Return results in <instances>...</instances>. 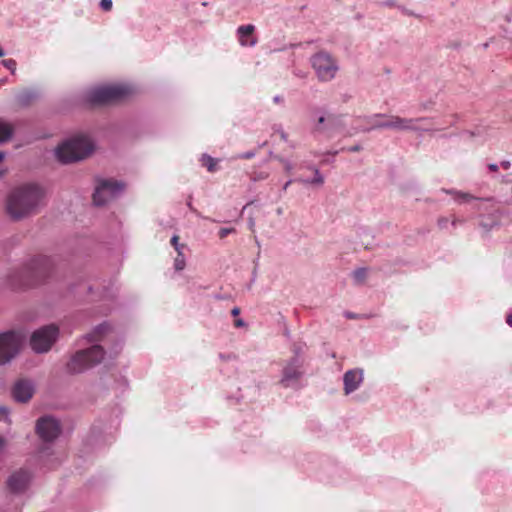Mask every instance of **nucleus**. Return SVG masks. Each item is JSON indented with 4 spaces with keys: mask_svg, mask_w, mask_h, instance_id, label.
<instances>
[{
    "mask_svg": "<svg viewBox=\"0 0 512 512\" xmlns=\"http://www.w3.org/2000/svg\"><path fill=\"white\" fill-rule=\"evenodd\" d=\"M83 338L91 343L90 347L75 352L66 365L67 372L70 374L82 373L85 370L100 364L107 351L102 345L97 342H112L108 348V353L111 358H116L124 346V338L117 336L114 333L113 327L108 321L93 327V329L86 333Z\"/></svg>",
    "mask_w": 512,
    "mask_h": 512,
    "instance_id": "f257e3e1",
    "label": "nucleus"
},
{
    "mask_svg": "<svg viewBox=\"0 0 512 512\" xmlns=\"http://www.w3.org/2000/svg\"><path fill=\"white\" fill-rule=\"evenodd\" d=\"M45 196L46 191L40 184L24 183L8 194L5 211L12 220H22L38 209Z\"/></svg>",
    "mask_w": 512,
    "mask_h": 512,
    "instance_id": "f03ea898",
    "label": "nucleus"
},
{
    "mask_svg": "<svg viewBox=\"0 0 512 512\" xmlns=\"http://www.w3.org/2000/svg\"><path fill=\"white\" fill-rule=\"evenodd\" d=\"M62 432L60 420L53 415L46 414L36 420L35 433L42 442L37 449V459L42 467L52 470L60 465L52 445Z\"/></svg>",
    "mask_w": 512,
    "mask_h": 512,
    "instance_id": "7ed1b4c3",
    "label": "nucleus"
},
{
    "mask_svg": "<svg viewBox=\"0 0 512 512\" xmlns=\"http://www.w3.org/2000/svg\"><path fill=\"white\" fill-rule=\"evenodd\" d=\"M55 268L52 257L37 255L28 260L22 267L12 270L8 279L18 289L35 287L47 281Z\"/></svg>",
    "mask_w": 512,
    "mask_h": 512,
    "instance_id": "20e7f679",
    "label": "nucleus"
},
{
    "mask_svg": "<svg viewBox=\"0 0 512 512\" xmlns=\"http://www.w3.org/2000/svg\"><path fill=\"white\" fill-rule=\"evenodd\" d=\"M121 408L118 405L105 411L91 426L84 439V446L91 451H99L115 441L121 422Z\"/></svg>",
    "mask_w": 512,
    "mask_h": 512,
    "instance_id": "39448f33",
    "label": "nucleus"
},
{
    "mask_svg": "<svg viewBox=\"0 0 512 512\" xmlns=\"http://www.w3.org/2000/svg\"><path fill=\"white\" fill-rule=\"evenodd\" d=\"M96 148V142L89 135L77 133L59 143L54 153L60 164L68 165L89 158Z\"/></svg>",
    "mask_w": 512,
    "mask_h": 512,
    "instance_id": "423d86ee",
    "label": "nucleus"
},
{
    "mask_svg": "<svg viewBox=\"0 0 512 512\" xmlns=\"http://www.w3.org/2000/svg\"><path fill=\"white\" fill-rule=\"evenodd\" d=\"M132 94V89L124 84L100 85L87 89L83 101L91 106H102L126 99Z\"/></svg>",
    "mask_w": 512,
    "mask_h": 512,
    "instance_id": "0eeeda50",
    "label": "nucleus"
},
{
    "mask_svg": "<svg viewBox=\"0 0 512 512\" xmlns=\"http://www.w3.org/2000/svg\"><path fill=\"white\" fill-rule=\"evenodd\" d=\"M125 183L112 178H96V185L92 193V203L95 207H103L109 200L119 197L124 189Z\"/></svg>",
    "mask_w": 512,
    "mask_h": 512,
    "instance_id": "6e6552de",
    "label": "nucleus"
},
{
    "mask_svg": "<svg viewBox=\"0 0 512 512\" xmlns=\"http://www.w3.org/2000/svg\"><path fill=\"white\" fill-rule=\"evenodd\" d=\"M60 336L59 327L54 324H46L35 329L29 338L31 349L37 354H44L51 350Z\"/></svg>",
    "mask_w": 512,
    "mask_h": 512,
    "instance_id": "1a4fd4ad",
    "label": "nucleus"
},
{
    "mask_svg": "<svg viewBox=\"0 0 512 512\" xmlns=\"http://www.w3.org/2000/svg\"><path fill=\"white\" fill-rule=\"evenodd\" d=\"M24 336L16 330L0 332V366L15 358L23 345Z\"/></svg>",
    "mask_w": 512,
    "mask_h": 512,
    "instance_id": "9d476101",
    "label": "nucleus"
},
{
    "mask_svg": "<svg viewBox=\"0 0 512 512\" xmlns=\"http://www.w3.org/2000/svg\"><path fill=\"white\" fill-rule=\"evenodd\" d=\"M386 129L423 132L435 130L430 118H402L397 115L386 116Z\"/></svg>",
    "mask_w": 512,
    "mask_h": 512,
    "instance_id": "9b49d317",
    "label": "nucleus"
},
{
    "mask_svg": "<svg viewBox=\"0 0 512 512\" xmlns=\"http://www.w3.org/2000/svg\"><path fill=\"white\" fill-rule=\"evenodd\" d=\"M310 63L316 76L322 82H328L335 78L339 66L337 61L326 51H319L310 58Z\"/></svg>",
    "mask_w": 512,
    "mask_h": 512,
    "instance_id": "f8f14e48",
    "label": "nucleus"
},
{
    "mask_svg": "<svg viewBox=\"0 0 512 512\" xmlns=\"http://www.w3.org/2000/svg\"><path fill=\"white\" fill-rule=\"evenodd\" d=\"M304 374V361L297 360V358H289L282 367L279 385L286 389L298 390L300 388L299 382Z\"/></svg>",
    "mask_w": 512,
    "mask_h": 512,
    "instance_id": "ddd939ff",
    "label": "nucleus"
},
{
    "mask_svg": "<svg viewBox=\"0 0 512 512\" xmlns=\"http://www.w3.org/2000/svg\"><path fill=\"white\" fill-rule=\"evenodd\" d=\"M33 479V472L29 468L21 467L7 477L6 490L13 495L23 494L30 488Z\"/></svg>",
    "mask_w": 512,
    "mask_h": 512,
    "instance_id": "4468645a",
    "label": "nucleus"
},
{
    "mask_svg": "<svg viewBox=\"0 0 512 512\" xmlns=\"http://www.w3.org/2000/svg\"><path fill=\"white\" fill-rule=\"evenodd\" d=\"M346 471L343 467L330 460H326L321 464L320 470L316 473L315 477L318 481L338 485L346 478Z\"/></svg>",
    "mask_w": 512,
    "mask_h": 512,
    "instance_id": "2eb2a0df",
    "label": "nucleus"
},
{
    "mask_svg": "<svg viewBox=\"0 0 512 512\" xmlns=\"http://www.w3.org/2000/svg\"><path fill=\"white\" fill-rule=\"evenodd\" d=\"M85 290L92 301L104 302L103 306L101 307L102 313L108 314L113 310V303L118 292V289L115 287L114 283L109 282L108 285L103 286L102 291L99 293L94 292L92 285H87Z\"/></svg>",
    "mask_w": 512,
    "mask_h": 512,
    "instance_id": "dca6fc26",
    "label": "nucleus"
},
{
    "mask_svg": "<svg viewBox=\"0 0 512 512\" xmlns=\"http://www.w3.org/2000/svg\"><path fill=\"white\" fill-rule=\"evenodd\" d=\"M35 383L31 379L20 378L11 388V396L17 403L29 402L35 394Z\"/></svg>",
    "mask_w": 512,
    "mask_h": 512,
    "instance_id": "f3484780",
    "label": "nucleus"
},
{
    "mask_svg": "<svg viewBox=\"0 0 512 512\" xmlns=\"http://www.w3.org/2000/svg\"><path fill=\"white\" fill-rule=\"evenodd\" d=\"M384 127V114L378 113L371 116L359 117L353 121L351 129L354 133L369 132L376 128Z\"/></svg>",
    "mask_w": 512,
    "mask_h": 512,
    "instance_id": "a211bd4d",
    "label": "nucleus"
},
{
    "mask_svg": "<svg viewBox=\"0 0 512 512\" xmlns=\"http://www.w3.org/2000/svg\"><path fill=\"white\" fill-rule=\"evenodd\" d=\"M363 382V370L354 368L347 370L343 375L344 393L349 395L356 391Z\"/></svg>",
    "mask_w": 512,
    "mask_h": 512,
    "instance_id": "6ab92c4d",
    "label": "nucleus"
},
{
    "mask_svg": "<svg viewBox=\"0 0 512 512\" xmlns=\"http://www.w3.org/2000/svg\"><path fill=\"white\" fill-rule=\"evenodd\" d=\"M255 26L253 24L241 25L236 30L239 44L242 47H254L258 40L255 35Z\"/></svg>",
    "mask_w": 512,
    "mask_h": 512,
    "instance_id": "aec40b11",
    "label": "nucleus"
},
{
    "mask_svg": "<svg viewBox=\"0 0 512 512\" xmlns=\"http://www.w3.org/2000/svg\"><path fill=\"white\" fill-rule=\"evenodd\" d=\"M40 96L36 89H24L16 94L15 100L20 107H28L34 100Z\"/></svg>",
    "mask_w": 512,
    "mask_h": 512,
    "instance_id": "412c9836",
    "label": "nucleus"
},
{
    "mask_svg": "<svg viewBox=\"0 0 512 512\" xmlns=\"http://www.w3.org/2000/svg\"><path fill=\"white\" fill-rule=\"evenodd\" d=\"M14 127L4 119L0 118V144H4L12 139Z\"/></svg>",
    "mask_w": 512,
    "mask_h": 512,
    "instance_id": "4be33fe9",
    "label": "nucleus"
},
{
    "mask_svg": "<svg viewBox=\"0 0 512 512\" xmlns=\"http://www.w3.org/2000/svg\"><path fill=\"white\" fill-rule=\"evenodd\" d=\"M199 161L201 162L202 166L206 167V169L211 173L216 172L218 170L217 164L219 162V159H216L207 153H203Z\"/></svg>",
    "mask_w": 512,
    "mask_h": 512,
    "instance_id": "5701e85b",
    "label": "nucleus"
},
{
    "mask_svg": "<svg viewBox=\"0 0 512 512\" xmlns=\"http://www.w3.org/2000/svg\"><path fill=\"white\" fill-rule=\"evenodd\" d=\"M309 169L313 171V177L309 179H301L300 181L305 184L322 185L324 183V177L320 170L315 166H310Z\"/></svg>",
    "mask_w": 512,
    "mask_h": 512,
    "instance_id": "b1692460",
    "label": "nucleus"
},
{
    "mask_svg": "<svg viewBox=\"0 0 512 512\" xmlns=\"http://www.w3.org/2000/svg\"><path fill=\"white\" fill-rule=\"evenodd\" d=\"M367 274H368V268H366V267H359V268L355 269L351 273V276H352V279H353V283L355 285L363 284L365 279H366V277H367Z\"/></svg>",
    "mask_w": 512,
    "mask_h": 512,
    "instance_id": "393cba45",
    "label": "nucleus"
},
{
    "mask_svg": "<svg viewBox=\"0 0 512 512\" xmlns=\"http://www.w3.org/2000/svg\"><path fill=\"white\" fill-rule=\"evenodd\" d=\"M446 192L451 194L453 199L460 204L468 203L471 200L475 199L471 194L461 192V191L451 190V191H446Z\"/></svg>",
    "mask_w": 512,
    "mask_h": 512,
    "instance_id": "a878e982",
    "label": "nucleus"
},
{
    "mask_svg": "<svg viewBox=\"0 0 512 512\" xmlns=\"http://www.w3.org/2000/svg\"><path fill=\"white\" fill-rule=\"evenodd\" d=\"M177 256L174 259V269L176 272L182 271L186 266L185 256L183 250L176 251Z\"/></svg>",
    "mask_w": 512,
    "mask_h": 512,
    "instance_id": "bb28decb",
    "label": "nucleus"
},
{
    "mask_svg": "<svg viewBox=\"0 0 512 512\" xmlns=\"http://www.w3.org/2000/svg\"><path fill=\"white\" fill-rule=\"evenodd\" d=\"M271 157H273V159L279 161L280 163L283 164L284 166V170L286 173H291L292 170H293V164L291 163L290 160L280 156V155H274L273 152H270L269 153Z\"/></svg>",
    "mask_w": 512,
    "mask_h": 512,
    "instance_id": "cd10ccee",
    "label": "nucleus"
},
{
    "mask_svg": "<svg viewBox=\"0 0 512 512\" xmlns=\"http://www.w3.org/2000/svg\"><path fill=\"white\" fill-rule=\"evenodd\" d=\"M1 64L6 68L8 69L11 74H15L16 72V67H17V62L12 59V58H8V59H3L1 61Z\"/></svg>",
    "mask_w": 512,
    "mask_h": 512,
    "instance_id": "c85d7f7f",
    "label": "nucleus"
},
{
    "mask_svg": "<svg viewBox=\"0 0 512 512\" xmlns=\"http://www.w3.org/2000/svg\"><path fill=\"white\" fill-rule=\"evenodd\" d=\"M268 176H269L268 172L256 171L251 174L250 179L252 182H259V181L266 180L268 178Z\"/></svg>",
    "mask_w": 512,
    "mask_h": 512,
    "instance_id": "c756f323",
    "label": "nucleus"
},
{
    "mask_svg": "<svg viewBox=\"0 0 512 512\" xmlns=\"http://www.w3.org/2000/svg\"><path fill=\"white\" fill-rule=\"evenodd\" d=\"M317 113H320L318 119H317V124H316V131H322V128H321V125L324 124L325 120H326V111L325 109L323 108H317L315 110Z\"/></svg>",
    "mask_w": 512,
    "mask_h": 512,
    "instance_id": "7c9ffc66",
    "label": "nucleus"
},
{
    "mask_svg": "<svg viewBox=\"0 0 512 512\" xmlns=\"http://www.w3.org/2000/svg\"><path fill=\"white\" fill-rule=\"evenodd\" d=\"M272 130L275 132V133H278L280 135V138L284 141V142H288V134L283 130V127L281 124H274L272 126Z\"/></svg>",
    "mask_w": 512,
    "mask_h": 512,
    "instance_id": "2f4dec72",
    "label": "nucleus"
},
{
    "mask_svg": "<svg viewBox=\"0 0 512 512\" xmlns=\"http://www.w3.org/2000/svg\"><path fill=\"white\" fill-rule=\"evenodd\" d=\"M339 153V150H334V151H327L325 154H324V158L322 160V163L324 164H329V163H333L334 162V158L335 156Z\"/></svg>",
    "mask_w": 512,
    "mask_h": 512,
    "instance_id": "473e14b6",
    "label": "nucleus"
},
{
    "mask_svg": "<svg viewBox=\"0 0 512 512\" xmlns=\"http://www.w3.org/2000/svg\"><path fill=\"white\" fill-rule=\"evenodd\" d=\"M257 151L256 150H249L246 152L239 153L234 156V159H252L256 156Z\"/></svg>",
    "mask_w": 512,
    "mask_h": 512,
    "instance_id": "72a5a7b5",
    "label": "nucleus"
},
{
    "mask_svg": "<svg viewBox=\"0 0 512 512\" xmlns=\"http://www.w3.org/2000/svg\"><path fill=\"white\" fill-rule=\"evenodd\" d=\"M170 243L173 246V248L175 249V251H181L186 247L184 244L179 243V236L176 234H174L171 237Z\"/></svg>",
    "mask_w": 512,
    "mask_h": 512,
    "instance_id": "f704fd0d",
    "label": "nucleus"
},
{
    "mask_svg": "<svg viewBox=\"0 0 512 512\" xmlns=\"http://www.w3.org/2000/svg\"><path fill=\"white\" fill-rule=\"evenodd\" d=\"M99 7L104 12H109L112 10L113 7V1L112 0H100Z\"/></svg>",
    "mask_w": 512,
    "mask_h": 512,
    "instance_id": "c9c22d12",
    "label": "nucleus"
},
{
    "mask_svg": "<svg viewBox=\"0 0 512 512\" xmlns=\"http://www.w3.org/2000/svg\"><path fill=\"white\" fill-rule=\"evenodd\" d=\"M235 232H236V229L233 227H223V228H220L218 235L221 239H223L226 236H228L229 234H232Z\"/></svg>",
    "mask_w": 512,
    "mask_h": 512,
    "instance_id": "e433bc0d",
    "label": "nucleus"
},
{
    "mask_svg": "<svg viewBox=\"0 0 512 512\" xmlns=\"http://www.w3.org/2000/svg\"><path fill=\"white\" fill-rule=\"evenodd\" d=\"M362 150V146L360 144H355V145H352V146H349V147H342L339 152H344V151H347V152H350V153H355V152H359Z\"/></svg>",
    "mask_w": 512,
    "mask_h": 512,
    "instance_id": "4c0bfd02",
    "label": "nucleus"
},
{
    "mask_svg": "<svg viewBox=\"0 0 512 512\" xmlns=\"http://www.w3.org/2000/svg\"><path fill=\"white\" fill-rule=\"evenodd\" d=\"M293 356L291 358H297V360H303L301 357L302 354V348L301 346H294L293 347Z\"/></svg>",
    "mask_w": 512,
    "mask_h": 512,
    "instance_id": "58836bf2",
    "label": "nucleus"
},
{
    "mask_svg": "<svg viewBox=\"0 0 512 512\" xmlns=\"http://www.w3.org/2000/svg\"><path fill=\"white\" fill-rule=\"evenodd\" d=\"M234 326L236 328H243L247 326V323L242 318H235L234 320Z\"/></svg>",
    "mask_w": 512,
    "mask_h": 512,
    "instance_id": "ea45409f",
    "label": "nucleus"
},
{
    "mask_svg": "<svg viewBox=\"0 0 512 512\" xmlns=\"http://www.w3.org/2000/svg\"><path fill=\"white\" fill-rule=\"evenodd\" d=\"M297 46H298V44L290 43L289 45H284V46L279 47V48H274V49L272 50V52L285 51V50H286V49H288V48H295V47H297Z\"/></svg>",
    "mask_w": 512,
    "mask_h": 512,
    "instance_id": "a19ab883",
    "label": "nucleus"
},
{
    "mask_svg": "<svg viewBox=\"0 0 512 512\" xmlns=\"http://www.w3.org/2000/svg\"><path fill=\"white\" fill-rule=\"evenodd\" d=\"M9 409L6 406H0V414L5 417V420H9Z\"/></svg>",
    "mask_w": 512,
    "mask_h": 512,
    "instance_id": "79ce46f5",
    "label": "nucleus"
},
{
    "mask_svg": "<svg viewBox=\"0 0 512 512\" xmlns=\"http://www.w3.org/2000/svg\"><path fill=\"white\" fill-rule=\"evenodd\" d=\"M79 287H80V285L71 284L69 286V290L72 294H74L75 296H78L79 295Z\"/></svg>",
    "mask_w": 512,
    "mask_h": 512,
    "instance_id": "37998d69",
    "label": "nucleus"
},
{
    "mask_svg": "<svg viewBox=\"0 0 512 512\" xmlns=\"http://www.w3.org/2000/svg\"><path fill=\"white\" fill-rule=\"evenodd\" d=\"M219 358L223 361H229L232 358H234L233 354H225V353H219Z\"/></svg>",
    "mask_w": 512,
    "mask_h": 512,
    "instance_id": "c03bdc74",
    "label": "nucleus"
},
{
    "mask_svg": "<svg viewBox=\"0 0 512 512\" xmlns=\"http://www.w3.org/2000/svg\"><path fill=\"white\" fill-rule=\"evenodd\" d=\"M242 398H243V396H242V394L240 393V388H238V393H237V395L227 396V399H228V400L234 399L236 402H239Z\"/></svg>",
    "mask_w": 512,
    "mask_h": 512,
    "instance_id": "a18cd8bd",
    "label": "nucleus"
},
{
    "mask_svg": "<svg viewBox=\"0 0 512 512\" xmlns=\"http://www.w3.org/2000/svg\"><path fill=\"white\" fill-rule=\"evenodd\" d=\"M241 313V309L238 306H235L231 309V316L237 318Z\"/></svg>",
    "mask_w": 512,
    "mask_h": 512,
    "instance_id": "49530a36",
    "label": "nucleus"
},
{
    "mask_svg": "<svg viewBox=\"0 0 512 512\" xmlns=\"http://www.w3.org/2000/svg\"><path fill=\"white\" fill-rule=\"evenodd\" d=\"M447 224H448V219H446V218L440 219V220L438 221V225H439V227H440V228H442V229L446 228V227H447Z\"/></svg>",
    "mask_w": 512,
    "mask_h": 512,
    "instance_id": "de8ad7c7",
    "label": "nucleus"
},
{
    "mask_svg": "<svg viewBox=\"0 0 512 512\" xmlns=\"http://www.w3.org/2000/svg\"><path fill=\"white\" fill-rule=\"evenodd\" d=\"M402 12L405 14V15H408V16H412V17H419V15H417L416 13H414L413 11L411 10H408V9H403Z\"/></svg>",
    "mask_w": 512,
    "mask_h": 512,
    "instance_id": "09e8293b",
    "label": "nucleus"
},
{
    "mask_svg": "<svg viewBox=\"0 0 512 512\" xmlns=\"http://www.w3.org/2000/svg\"><path fill=\"white\" fill-rule=\"evenodd\" d=\"M273 102L276 103V104L282 103L283 102V97L280 96V95H275L273 97Z\"/></svg>",
    "mask_w": 512,
    "mask_h": 512,
    "instance_id": "8fccbe9b",
    "label": "nucleus"
},
{
    "mask_svg": "<svg viewBox=\"0 0 512 512\" xmlns=\"http://www.w3.org/2000/svg\"><path fill=\"white\" fill-rule=\"evenodd\" d=\"M292 182H293L292 179H289L287 182H285V184L282 187L281 192H286V190L288 189V187L291 185Z\"/></svg>",
    "mask_w": 512,
    "mask_h": 512,
    "instance_id": "3c124183",
    "label": "nucleus"
},
{
    "mask_svg": "<svg viewBox=\"0 0 512 512\" xmlns=\"http://www.w3.org/2000/svg\"><path fill=\"white\" fill-rule=\"evenodd\" d=\"M257 258H259V256H258ZM254 265H255V266H254V270H253V273H252L253 280L255 279L256 274H257L258 259H256V260L254 261Z\"/></svg>",
    "mask_w": 512,
    "mask_h": 512,
    "instance_id": "603ef678",
    "label": "nucleus"
},
{
    "mask_svg": "<svg viewBox=\"0 0 512 512\" xmlns=\"http://www.w3.org/2000/svg\"><path fill=\"white\" fill-rule=\"evenodd\" d=\"M510 165H511V164H510V162H509V161H502V162L500 163V166H501L503 169H505V170L509 169V168H510Z\"/></svg>",
    "mask_w": 512,
    "mask_h": 512,
    "instance_id": "864d4df0",
    "label": "nucleus"
},
{
    "mask_svg": "<svg viewBox=\"0 0 512 512\" xmlns=\"http://www.w3.org/2000/svg\"><path fill=\"white\" fill-rule=\"evenodd\" d=\"M488 169H489L490 171H497V170H498V165H497V164H494V163L489 164V165H488Z\"/></svg>",
    "mask_w": 512,
    "mask_h": 512,
    "instance_id": "5fc2aeb1",
    "label": "nucleus"
},
{
    "mask_svg": "<svg viewBox=\"0 0 512 512\" xmlns=\"http://www.w3.org/2000/svg\"><path fill=\"white\" fill-rule=\"evenodd\" d=\"M345 317L348 318V319H355L356 318V315L352 312H346L345 313Z\"/></svg>",
    "mask_w": 512,
    "mask_h": 512,
    "instance_id": "6e6d98bb",
    "label": "nucleus"
},
{
    "mask_svg": "<svg viewBox=\"0 0 512 512\" xmlns=\"http://www.w3.org/2000/svg\"><path fill=\"white\" fill-rule=\"evenodd\" d=\"M254 225H255V221H254V219H253V218H250V219L248 220V226H249V229L253 230Z\"/></svg>",
    "mask_w": 512,
    "mask_h": 512,
    "instance_id": "4d7b16f0",
    "label": "nucleus"
},
{
    "mask_svg": "<svg viewBox=\"0 0 512 512\" xmlns=\"http://www.w3.org/2000/svg\"><path fill=\"white\" fill-rule=\"evenodd\" d=\"M506 322L510 327H512V314L507 315Z\"/></svg>",
    "mask_w": 512,
    "mask_h": 512,
    "instance_id": "13d9d810",
    "label": "nucleus"
},
{
    "mask_svg": "<svg viewBox=\"0 0 512 512\" xmlns=\"http://www.w3.org/2000/svg\"><path fill=\"white\" fill-rule=\"evenodd\" d=\"M6 157V152L0 151V164L4 161Z\"/></svg>",
    "mask_w": 512,
    "mask_h": 512,
    "instance_id": "bf43d9fd",
    "label": "nucleus"
},
{
    "mask_svg": "<svg viewBox=\"0 0 512 512\" xmlns=\"http://www.w3.org/2000/svg\"><path fill=\"white\" fill-rule=\"evenodd\" d=\"M458 223H462V221H461V220H459V219H457V218H453V220H452V222H451L452 226H454V227H455Z\"/></svg>",
    "mask_w": 512,
    "mask_h": 512,
    "instance_id": "052dcab7",
    "label": "nucleus"
},
{
    "mask_svg": "<svg viewBox=\"0 0 512 512\" xmlns=\"http://www.w3.org/2000/svg\"><path fill=\"white\" fill-rule=\"evenodd\" d=\"M481 226L485 229L486 232H489L491 230V228H492V225L488 226V225H486L484 223H482Z\"/></svg>",
    "mask_w": 512,
    "mask_h": 512,
    "instance_id": "680f3d73",
    "label": "nucleus"
},
{
    "mask_svg": "<svg viewBox=\"0 0 512 512\" xmlns=\"http://www.w3.org/2000/svg\"><path fill=\"white\" fill-rule=\"evenodd\" d=\"M215 299H218V300H223V299H226V297L224 295H221V294H216L214 296Z\"/></svg>",
    "mask_w": 512,
    "mask_h": 512,
    "instance_id": "e2e57ef3",
    "label": "nucleus"
},
{
    "mask_svg": "<svg viewBox=\"0 0 512 512\" xmlns=\"http://www.w3.org/2000/svg\"><path fill=\"white\" fill-rule=\"evenodd\" d=\"M5 445V441H4V438L2 436H0V449H2Z\"/></svg>",
    "mask_w": 512,
    "mask_h": 512,
    "instance_id": "0e129e2a",
    "label": "nucleus"
},
{
    "mask_svg": "<svg viewBox=\"0 0 512 512\" xmlns=\"http://www.w3.org/2000/svg\"><path fill=\"white\" fill-rule=\"evenodd\" d=\"M6 55V52L5 50L2 48V46L0 45V57H4Z\"/></svg>",
    "mask_w": 512,
    "mask_h": 512,
    "instance_id": "69168bd1",
    "label": "nucleus"
},
{
    "mask_svg": "<svg viewBox=\"0 0 512 512\" xmlns=\"http://www.w3.org/2000/svg\"><path fill=\"white\" fill-rule=\"evenodd\" d=\"M267 145V141H264L263 143L259 144V147L262 148Z\"/></svg>",
    "mask_w": 512,
    "mask_h": 512,
    "instance_id": "338daca9",
    "label": "nucleus"
},
{
    "mask_svg": "<svg viewBox=\"0 0 512 512\" xmlns=\"http://www.w3.org/2000/svg\"><path fill=\"white\" fill-rule=\"evenodd\" d=\"M285 336H286V337H289V336H290V332H289V330H286V331H285Z\"/></svg>",
    "mask_w": 512,
    "mask_h": 512,
    "instance_id": "774afa93",
    "label": "nucleus"
}]
</instances>
